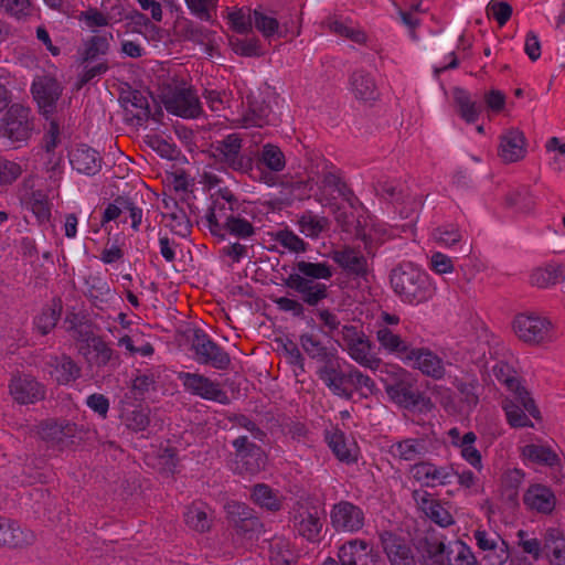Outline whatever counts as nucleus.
I'll use <instances>...</instances> for the list:
<instances>
[{"label": "nucleus", "instance_id": "60", "mask_svg": "<svg viewBox=\"0 0 565 565\" xmlns=\"http://www.w3.org/2000/svg\"><path fill=\"white\" fill-rule=\"evenodd\" d=\"M108 49L109 42L107 36L95 35L85 43L82 62L88 63L95 60L98 55H105L108 52Z\"/></svg>", "mask_w": 565, "mask_h": 565}, {"label": "nucleus", "instance_id": "33", "mask_svg": "<svg viewBox=\"0 0 565 565\" xmlns=\"http://www.w3.org/2000/svg\"><path fill=\"white\" fill-rule=\"evenodd\" d=\"M177 32L183 40L204 46L205 52L212 56V52L215 47V33L213 31L191 20H184L178 23Z\"/></svg>", "mask_w": 565, "mask_h": 565}, {"label": "nucleus", "instance_id": "5", "mask_svg": "<svg viewBox=\"0 0 565 565\" xmlns=\"http://www.w3.org/2000/svg\"><path fill=\"white\" fill-rule=\"evenodd\" d=\"M162 102L168 111L183 117L196 118L202 113L198 95L185 82L172 78L161 88Z\"/></svg>", "mask_w": 565, "mask_h": 565}, {"label": "nucleus", "instance_id": "10", "mask_svg": "<svg viewBox=\"0 0 565 565\" xmlns=\"http://www.w3.org/2000/svg\"><path fill=\"white\" fill-rule=\"evenodd\" d=\"M237 204V199L228 188L220 189L213 195L212 205L206 214L207 227L213 236L224 239V225L235 215Z\"/></svg>", "mask_w": 565, "mask_h": 565}, {"label": "nucleus", "instance_id": "63", "mask_svg": "<svg viewBox=\"0 0 565 565\" xmlns=\"http://www.w3.org/2000/svg\"><path fill=\"white\" fill-rule=\"evenodd\" d=\"M435 242L444 246H452L461 241V233L457 225L447 224L435 228L431 233Z\"/></svg>", "mask_w": 565, "mask_h": 565}, {"label": "nucleus", "instance_id": "38", "mask_svg": "<svg viewBox=\"0 0 565 565\" xmlns=\"http://www.w3.org/2000/svg\"><path fill=\"white\" fill-rule=\"evenodd\" d=\"M525 478L523 470L519 468H509L500 477L499 491L503 500L515 504L519 498V490Z\"/></svg>", "mask_w": 565, "mask_h": 565}, {"label": "nucleus", "instance_id": "32", "mask_svg": "<svg viewBox=\"0 0 565 565\" xmlns=\"http://www.w3.org/2000/svg\"><path fill=\"white\" fill-rule=\"evenodd\" d=\"M34 533L22 529L17 522L0 518V546L24 547L34 542Z\"/></svg>", "mask_w": 565, "mask_h": 565}, {"label": "nucleus", "instance_id": "2", "mask_svg": "<svg viewBox=\"0 0 565 565\" xmlns=\"http://www.w3.org/2000/svg\"><path fill=\"white\" fill-rule=\"evenodd\" d=\"M344 364L335 355L317 369L319 380L334 396L351 399L355 392L364 397L375 393L376 384L369 375L354 365Z\"/></svg>", "mask_w": 565, "mask_h": 565}, {"label": "nucleus", "instance_id": "61", "mask_svg": "<svg viewBox=\"0 0 565 565\" xmlns=\"http://www.w3.org/2000/svg\"><path fill=\"white\" fill-rule=\"evenodd\" d=\"M456 387L460 394V402L462 404L461 409L465 412H470L473 407L477 406L479 402V396L477 393L478 384L472 381H458L456 383Z\"/></svg>", "mask_w": 565, "mask_h": 565}, {"label": "nucleus", "instance_id": "35", "mask_svg": "<svg viewBox=\"0 0 565 565\" xmlns=\"http://www.w3.org/2000/svg\"><path fill=\"white\" fill-rule=\"evenodd\" d=\"M70 161L73 169L88 175L96 174L102 168V157L95 149L86 145L77 146L71 152Z\"/></svg>", "mask_w": 565, "mask_h": 565}, {"label": "nucleus", "instance_id": "51", "mask_svg": "<svg viewBox=\"0 0 565 565\" xmlns=\"http://www.w3.org/2000/svg\"><path fill=\"white\" fill-rule=\"evenodd\" d=\"M328 29L342 38L349 39L355 43L362 44L366 41L365 33L355 28L351 21L342 20L339 18H329L326 21Z\"/></svg>", "mask_w": 565, "mask_h": 565}, {"label": "nucleus", "instance_id": "31", "mask_svg": "<svg viewBox=\"0 0 565 565\" xmlns=\"http://www.w3.org/2000/svg\"><path fill=\"white\" fill-rule=\"evenodd\" d=\"M338 557L341 565H370L373 547L364 540H350L339 547Z\"/></svg>", "mask_w": 565, "mask_h": 565}, {"label": "nucleus", "instance_id": "16", "mask_svg": "<svg viewBox=\"0 0 565 565\" xmlns=\"http://www.w3.org/2000/svg\"><path fill=\"white\" fill-rule=\"evenodd\" d=\"M330 521L335 531L354 533L364 526L365 515L360 507L343 500L332 505Z\"/></svg>", "mask_w": 565, "mask_h": 565}, {"label": "nucleus", "instance_id": "22", "mask_svg": "<svg viewBox=\"0 0 565 565\" xmlns=\"http://www.w3.org/2000/svg\"><path fill=\"white\" fill-rule=\"evenodd\" d=\"M384 553L392 565H416V559L409 544L401 536L390 531L380 534Z\"/></svg>", "mask_w": 565, "mask_h": 565}, {"label": "nucleus", "instance_id": "41", "mask_svg": "<svg viewBox=\"0 0 565 565\" xmlns=\"http://www.w3.org/2000/svg\"><path fill=\"white\" fill-rule=\"evenodd\" d=\"M300 345L309 358L317 360L320 364L338 355L335 350L328 349L320 338L313 333L300 335Z\"/></svg>", "mask_w": 565, "mask_h": 565}, {"label": "nucleus", "instance_id": "1", "mask_svg": "<svg viewBox=\"0 0 565 565\" xmlns=\"http://www.w3.org/2000/svg\"><path fill=\"white\" fill-rule=\"evenodd\" d=\"M333 276V269L327 262L312 263L299 260L295 264L292 273L285 278V286L294 290L302 302L288 297H279L274 300L281 311L291 312L301 317L306 303L316 307L329 296V286L321 280H329Z\"/></svg>", "mask_w": 565, "mask_h": 565}, {"label": "nucleus", "instance_id": "47", "mask_svg": "<svg viewBox=\"0 0 565 565\" xmlns=\"http://www.w3.org/2000/svg\"><path fill=\"white\" fill-rule=\"evenodd\" d=\"M127 30L142 34L145 38L156 40L160 29L153 24L143 13L137 10H129L126 17Z\"/></svg>", "mask_w": 565, "mask_h": 565}, {"label": "nucleus", "instance_id": "27", "mask_svg": "<svg viewBox=\"0 0 565 565\" xmlns=\"http://www.w3.org/2000/svg\"><path fill=\"white\" fill-rule=\"evenodd\" d=\"M526 140L523 132L510 128L500 136L498 154L507 163L516 162L525 157Z\"/></svg>", "mask_w": 565, "mask_h": 565}, {"label": "nucleus", "instance_id": "30", "mask_svg": "<svg viewBox=\"0 0 565 565\" xmlns=\"http://www.w3.org/2000/svg\"><path fill=\"white\" fill-rule=\"evenodd\" d=\"M523 502L530 510L542 514H551L556 505V497L548 487L534 483L524 492Z\"/></svg>", "mask_w": 565, "mask_h": 565}, {"label": "nucleus", "instance_id": "20", "mask_svg": "<svg viewBox=\"0 0 565 565\" xmlns=\"http://www.w3.org/2000/svg\"><path fill=\"white\" fill-rule=\"evenodd\" d=\"M62 90L61 84L51 76H39L32 84L33 97L45 116L54 111Z\"/></svg>", "mask_w": 565, "mask_h": 565}, {"label": "nucleus", "instance_id": "26", "mask_svg": "<svg viewBox=\"0 0 565 565\" xmlns=\"http://www.w3.org/2000/svg\"><path fill=\"white\" fill-rule=\"evenodd\" d=\"M291 522L295 531L308 541H317L323 526L318 511L309 510L303 505L295 509Z\"/></svg>", "mask_w": 565, "mask_h": 565}, {"label": "nucleus", "instance_id": "55", "mask_svg": "<svg viewBox=\"0 0 565 565\" xmlns=\"http://www.w3.org/2000/svg\"><path fill=\"white\" fill-rule=\"evenodd\" d=\"M223 234H228L237 239L246 241L256 234V228L249 221L242 217L239 214H235L225 223Z\"/></svg>", "mask_w": 565, "mask_h": 565}, {"label": "nucleus", "instance_id": "46", "mask_svg": "<svg viewBox=\"0 0 565 565\" xmlns=\"http://www.w3.org/2000/svg\"><path fill=\"white\" fill-rule=\"evenodd\" d=\"M252 17L253 25L265 39H271L275 35L281 36L279 21L266 9L262 7L254 9Z\"/></svg>", "mask_w": 565, "mask_h": 565}, {"label": "nucleus", "instance_id": "23", "mask_svg": "<svg viewBox=\"0 0 565 565\" xmlns=\"http://www.w3.org/2000/svg\"><path fill=\"white\" fill-rule=\"evenodd\" d=\"M44 370L58 385H68L76 381L82 373L81 366L65 354L49 356Z\"/></svg>", "mask_w": 565, "mask_h": 565}, {"label": "nucleus", "instance_id": "54", "mask_svg": "<svg viewBox=\"0 0 565 565\" xmlns=\"http://www.w3.org/2000/svg\"><path fill=\"white\" fill-rule=\"evenodd\" d=\"M269 109L267 106L250 103L248 100V108L236 121L245 127H263L267 124Z\"/></svg>", "mask_w": 565, "mask_h": 565}, {"label": "nucleus", "instance_id": "62", "mask_svg": "<svg viewBox=\"0 0 565 565\" xmlns=\"http://www.w3.org/2000/svg\"><path fill=\"white\" fill-rule=\"evenodd\" d=\"M253 10L236 9L228 14V22L234 31L241 34L248 33L253 28Z\"/></svg>", "mask_w": 565, "mask_h": 565}, {"label": "nucleus", "instance_id": "50", "mask_svg": "<svg viewBox=\"0 0 565 565\" xmlns=\"http://www.w3.org/2000/svg\"><path fill=\"white\" fill-rule=\"evenodd\" d=\"M329 447L332 449L335 457L343 462L351 463L356 461V454L352 444H348L344 434L340 430H334L327 435Z\"/></svg>", "mask_w": 565, "mask_h": 565}, {"label": "nucleus", "instance_id": "56", "mask_svg": "<svg viewBox=\"0 0 565 565\" xmlns=\"http://www.w3.org/2000/svg\"><path fill=\"white\" fill-rule=\"evenodd\" d=\"M186 525L196 532H205L211 526V520L202 504H193L184 512Z\"/></svg>", "mask_w": 565, "mask_h": 565}, {"label": "nucleus", "instance_id": "53", "mask_svg": "<svg viewBox=\"0 0 565 565\" xmlns=\"http://www.w3.org/2000/svg\"><path fill=\"white\" fill-rule=\"evenodd\" d=\"M477 436L473 431L466 433L455 446L460 448L462 458L476 469L482 468L480 451L475 447Z\"/></svg>", "mask_w": 565, "mask_h": 565}, {"label": "nucleus", "instance_id": "6", "mask_svg": "<svg viewBox=\"0 0 565 565\" xmlns=\"http://www.w3.org/2000/svg\"><path fill=\"white\" fill-rule=\"evenodd\" d=\"M243 140L238 134H230L212 146V158L224 169L248 173L253 169L252 152L243 151Z\"/></svg>", "mask_w": 565, "mask_h": 565}, {"label": "nucleus", "instance_id": "14", "mask_svg": "<svg viewBox=\"0 0 565 565\" xmlns=\"http://www.w3.org/2000/svg\"><path fill=\"white\" fill-rule=\"evenodd\" d=\"M192 350L195 353V360L201 364H206L217 370H226L231 364L228 353L201 330L194 332Z\"/></svg>", "mask_w": 565, "mask_h": 565}, {"label": "nucleus", "instance_id": "9", "mask_svg": "<svg viewBox=\"0 0 565 565\" xmlns=\"http://www.w3.org/2000/svg\"><path fill=\"white\" fill-rule=\"evenodd\" d=\"M81 354L84 356L87 370L92 372L90 379L99 383V371L107 367L114 371L120 364L117 354L104 340L93 338L86 345L81 347Z\"/></svg>", "mask_w": 565, "mask_h": 565}, {"label": "nucleus", "instance_id": "15", "mask_svg": "<svg viewBox=\"0 0 565 565\" xmlns=\"http://www.w3.org/2000/svg\"><path fill=\"white\" fill-rule=\"evenodd\" d=\"M177 377L182 383L183 388L192 395L222 404L228 401L227 394L221 388L220 383L203 374L179 372Z\"/></svg>", "mask_w": 565, "mask_h": 565}, {"label": "nucleus", "instance_id": "59", "mask_svg": "<svg viewBox=\"0 0 565 565\" xmlns=\"http://www.w3.org/2000/svg\"><path fill=\"white\" fill-rule=\"evenodd\" d=\"M25 203L31 209L32 213L36 216L40 223H44L50 220L51 207L44 193L41 191L32 192Z\"/></svg>", "mask_w": 565, "mask_h": 565}, {"label": "nucleus", "instance_id": "29", "mask_svg": "<svg viewBox=\"0 0 565 565\" xmlns=\"http://www.w3.org/2000/svg\"><path fill=\"white\" fill-rule=\"evenodd\" d=\"M412 495L425 515L439 526L447 527L454 523L449 511L427 491L414 490Z\"/></svg>", "mask_w": 565, "mask_h": 565}, {"label": "nucleus", "instance_id": "8", "mask_svg": "<svg viewBox=\"0 0 565 565\" xmlns=\"http://www.w3.org/2000/svg\"><path fill=\"white\" fill-rule=\"evenodd\" d=\"M516 337L530 345H540L553 341L552 322L534 313H521L513 320Z\"/></svg>", "mask_w": 565, "mask_h": 565}, {"label": "nucleus", "instance_id": "52", "mask_svg": "<svg viewBox=\"0 0 565 565\" xmlns=\"http://www.w3.org/2000/svg\"><path fill=\"white\" fill-rule=\"evenodd\" d=\"M454 99L459 108V114L462 119L469 124L478 120L481 107L470 98L468 92L462 88H455Z\"/></svg>", "mask_w": 565, "mask_h": 565}, {"label": "nucleus", "instance_id": "37", "mask_svg": "<svg viewBox=\"0 0 565 565\" xmlns=\"http://www.w3.org/2000/svg\"><path fill=\"white\" fill-rule=\"evenodd\" d=\"M544 554L551 565H565V535L558 527L544 531Z\"/></svg>", "mask_w": 565, "mask_h": 565}, {"label": "nucleus", "instance_id": "44", "mask_svg": "<svg viewBox=\"0 0 565 565\" xmlns=\"http://www.w3.org/2000/svg\"><path fill=\"white\" fill-rule=\"evenodd\" d=\"M252 499L255 504L271 512L279 511L282 505V499L278 491L265 483H257L253 487Z\"/></svg>", "mask_w": 565, "mask_h": 565}, {"label": "nucleus", "instance_id": "49", "mask_svg": "<svg viewBox=\"0 0 565 565\" xmlns=\"http://www.w3.org/2000/svg\"><path fill=\"white\" fill-rule=\"evenodd\" d=\"M269 561L271 565H292L296 562V555L287 539L274 537L269 542Z\"/></svg>", "mask_w": 565, "mask_h": 565}, {"label": "nucleus", "instance_id": "17", "mask_svg": "<svg viewBox=\"0 0 565 565\" xmlns=\"http://www.w3.org/2000/svg\"><path fill=\"white\" fill-rule=\"evenodd\" d=\"M227 514L235 529L236 535L243 539L250 541L263 529L260 520L254 515V511L244 503H228Z\"/></svg>", "mask_w": 565, "mask_h": 565}, {"label": "nucleus", "instance_id": "19", "mask_svg": "<svg viewBox=\"0 0 565 565\" xmlns=\"http://www.w3.org/2000/svg\"><path fill=\"white\" fill-rule=\"evenodd\" d=\"M493 375L498 382L504 384L507 388L516 393V399L522 403L524 408L535 419L540 418V411L536 407L534 399L530 396L529 392L520 385L515 372L507 363H498L493 366Z\"/></svg>", "mask_w": 565, "mask_h": 565}, {"label": "nucleus", "instance_id": "13", "mask_svg": "<svg viewBox=\"0 0 565 565\" xmlns=\"http://www.w3.org/2000/svg\"><path fill=\"white\" fill-rule=\"evenodd\" d=\"M34 431L49 447L64 449L74 443L77 426L67 420L50 418L39 423Z\"/></svg>", "mask_w": 565, "mask_h": 565}, {"label": "nucleus", "instance_id": "39", "mask_svg": "<svg viewBox=\"0 0 565 565\" xmlns=\"http://www.w3.org/2000/svg\"><path fill=\"white\" fill-rule=\"evenodd\" d=\"M393 457L405 461H415L427 452L426 441L422 438H406L391 446Z\"/></svg>", "mask_w": 565, "mask_h": 565}, {"label": "nucleus", "instance_id": "48", "mask_svg": "<svg viewBox=\"0 0 565 565\" xmlns=\"http://www.w3.org/2000/svg\"><path fill=\"white\" fill-rule=\"evenodd\" d=\"M565 279V269L561 265H547L536 268L531 274V284L540 288H546Z\"/></svg>", "mask_w": 565, "mask_h": 565}, {"label": "nucleus", "instance_id": "45", "mask_svg": "<svg viewBox=\"0 0 565 565\" xmlns=\"http://www.w3.org/2000/svg\"><path fill=\"white\" fill-rule=\"evenodd\" d=\"M502 407L505 412L507 420L512 427H533L526 413L529 415L531 414L524 408L522 403L516 399V393H513L512 398H505L502 403Z\"/></svg>", "mask_w": 565, "mask_h": 565}, {"label": "nucleus", "instance_id": "64", "mask_svg": "<svg viewBox=\"0 0 565 565\" xmlns=\"http://www.w3.org/2000/svg\"><path fill=\"white\" fill-rule=\"evenodd\" d=\"M422 550L435 564H444L448 559L446 545L438 539H425L422 543Z\"/></svg>", "mask_w": 565, "mask_h": 565}, {"label": "nucleus", "instance_id": "3", "mask_svg": "<svg viewBox=\"0 0 565 565\" xmlns=\"http://www.w3.org/2000/svg\"><path fill=\"white\" fill-rule=\"evenodd\" d=\"M390 282L394 294L404 303L419 305L435 295L429 276L412 263H403L392 269Z\"/></svg>", "mask_w": 565, "mask_h": 565}, {"label": "nucleus", "instance_id": "21", "mask_svg": "<svg viewBox=\"0 0 565 565\" xmlns=\"http://www.w3.org/2000/svg\"><path fill=\"white\" fill-rule=\"evenodd\" d=\"M405 363L434 380H440L446 374V363L428 348L414 347Z\"/></svg>", "mask_w": 565, "mask_h": 565}, {"label": "nucleus", "instance_id": "18", "mask_svg": "<svg viewBox=\"0 0 565 565\" xmlns=\"http://www.w3.org/2000/svg\"><path fill=\"white\" fill-rule=\"evenodd\" d=\"M330 257L350 277L365 278L369 274L367 258L359 248L345 245L331 250Z\"/></svg>", "mask_w": 565, "mask_h": 565}, {"label": "nucleus", "instance_id": "36", "mask_svg": "<svg viewBox=\"0 0 565 565\" xmlns=\"http://www.w3.org/2000/svg\"><path fill=\"white\" fill-rule=\"evenodd\" d=\"M351 90L355 98L363 102H372L379 98L380 92L375 78L366 71L359 70L350 77Z\"/></svg>", "mask_w": 565, "mask_h": 565}, {"label": "nucleus", "instance_id": "7", "mask_svg": "<svg viewBox=\"0 0 565 565\" xmlns=\"http://www.w3.org/2000/svg\"><path fill=\"white\" fill-rule=\"evenodd\" d=\"M308 181L307 184L315 182L322 192L344 196L348 188L344 183L340 170L333 163L324 159L318 153H312L309 157Z\"/></svg>", "mask_w": 565, "mask_h": 565}, {"label": "nucleus", "instance_id": "57", "mask_svg": "<svg viewBox=\"0 0 565 565\" xmlns=\"http://www.w3.org/2000/svg\"><path fill=\"white\" fill-rule=\"evenodd\" d=\"M507 204L520 212H530L535 205V200L527 188L520 186L507 194Z\"/></svg>", "mask_w": 565, "mask_h": 565}, {"label": "nucleus", "instance_id": "24", "mask_svg": "<svg viewBox=\"0 0 565 565\" xmlns=\"http://www.w3.org/2000/svg\"><path fill=\"white\" fill-rule=\"evenodd\" d=\"M375 334L381 350L406 362L414 349L406 338L392 328L382 324L377 327Z\"/></svg>", "mask_w": 565, "mask_h": 565}, {"label": "nucleus", "instance_id": "34", "mask_svg": "<svg viewBox=\"0 0 565 565\" xmlns=\"http://www.w3.org/2000/svg\"><path fill=\"white\" fill-rule=\"evenodd\" d=\"M122 106L126 113V119L135 125H143L150 117V108L147 96L132 90L122 98Z\"/></svg>", "mask_w": 565, "mask_h": 565}, {"label": "nucleus", "instance_id": "28", "mask_svg": "<svg viewBox=\"0 0 565 565\" xmlns=\"http://www.w3.org/2000/svg\"><path fill=\"white\" fill-rule=\"evenodd\" d=\"M411 473L413 478L425 487L445 486L451 482L455 476L449 467H438L430 462L415 463Z\"/></svg>", "mask_w": 565, "mask_h": 565}, {"label": "nucleus", "instance_id": "58", "mask_svg": "<svg viewBox=\"0 0 565 565\" xmlns=\"http://www.w3.org/2000/svg\"><path fill=\"white\" fill-rule=\"evenodd\" d=\"M150 411L147 407H135L122 414V420L127 428L134 431H142L150 424Z\"/></svg>", "mask_w": 565, "mask_h": 565}, {"label": "nucleus", "instance_id": "42", "mask_svg": "<svg viewBox=\"0 0 565 565\" xmlns=\"http://www.w3.org/2000/svg\"><path fill=\"white\" fill-rule=\"evenodd\" d=\"M257 163L270 172L279 173L286 168V157L278 146L266 143L258 152Z\"/></svg>", "mask_w": 565, "mask_h": 565}, {"label": "nucleus", "instance_id": "11", "mask_svg": "<svg viewBox=\"0 0 565 565\" xmlns=\"http://www.w3.org/2000/svg\"><path fill=\"white\" fill-rule=\"evenodd\" d=\"M235 450V470L238 473L255 475L266 466V455L262 447L252 443L247 436H238L232 441Z\"/></svg>", "mask_w": 565, "mask_h": 565}, {"label": "nucleus", "instance_id": "12", "mask_svg": "<svg viewBox=\"0 0 565 565\" xmlns=\"http://www.w3.org/2000/svg\"><path fill=\"white\" fill-rule=\"evenodd\" d=\"M31 131L30 109L19 104L12 105L0 121V137L15 143L28 140Z\"/></svg>", "mask_w": 565, "mask_h": 565}, {"label": "nucleus", "instance_id": "43", "mask_svg": "<svg viewBox=\"0 0 565 565\" xmlns=\"http://www.w3.org/2000/svg\"><path fill=\"white\" fill-rule=\"evenodd\" d=\"M521 455L534 463L553 467L558 465V455L548 446L530 444L522 448Z\"/></svg>", "mask_w": 565, "mask_h": 565}, {"label": "nucleus", "instance_id": "40", "mask_svg": "<svg viewBox=\"0 0 565 565\" xmlns=\"http://www.w3.org/2000/svg\"><path fill=\"white\" fill-rule=\"evenodd\" d=\"M345 350L350 358L363 367L377 370L381 365V359L372 354V343L366 335L354 343H350V347Z\"/></svg>", "mask_w": 565, "mask_h": 565}, {"label": "nucleus", "instance_id": "25", "mask_svg": "<svg viewBox=\"0 0 565 565\" xmlns=\"http://www.w3.org/2000/svg\"><path fill=\"white\" fill-rule=\"evenodd\" d=\"M10 392L19 404H34L45 398V386L30 375L18 376L11 381Z\"/></svg>", "mask_w": 565, "mask_h": 565}, {"label": "nucleus", "instance_id": "4", "mask_svg": "<svg viewBox=\"0 0 565 565\" xmlns=\"http://www.w3.org/2000/svg\"><path fill=\"white\" fill-rule=\"evenodd\" d=\"M386 376L382 379L388 398L401 407L413 409L426 403L415 382L406 370L399 366H386Z\"/></svg>", "mask_w": 565, "mask_h": 565}]
</instances>
